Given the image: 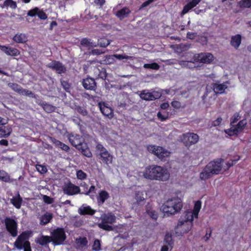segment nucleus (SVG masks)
<instances>
[{"mask_svg": "<svg viewBox=\"0 0 251 251\" xmlns=\"http://www.w3.org/2000/svg\"><path fill=\"white\" fill-rule=\"evenodd\" d=\"M201 207V201H198L195 202L193 210L185 211L181 215L175 228V232L177 235H182L191 229L194 219L198 217Z\"/></svg>", "mask_w": 251, "mask_h": 251, "instance_id": "1", "label": "nucleus"}, {"mask_svg": "<svg viewBox=\"0 0 251 251\" xmlns=\"http://www.w3.org/2000/svg\"><path fill=\"white\" fill-rule=\"evenodd\" d=\"M234 163H235V162H234L233 161H232V163L228 162L225 166L224 165V160L222 159L211 161L200 173V177L201 180L207 179L211 177L213 175L219 174L222 171L227 170Z\"/></svg>", "mask_w": 251, "mask_h": 251, "instance_id": "2", "label": "nucleus"}, {"mask_svg": "<svg viewBox=\"0 0 251 251\" xmlns=\"http://www.w3.org/2000/svg\"><path fill=\"white\" fill-rule=\"evenodd\" d=\"M142 175L145 179L151 180L165 181L170 178L168 170L158 165H150L146 167Z\"/></svg>", "mask_w": 251, "mask_h": 251, "instance_id": "3", "label": "nucleus"}, {"mask_svg": "<svg viewBox=\"0 0 251 251\" xmlns=\"http://www.w3.org/2000/svg\"><path fill=\"white\" fill-rule=\"evenodd\" d=\"M182 200L177 197L169 199L162 206L163 212L173 215L178 212L182 208Z\"/></svg>", "mask_w": 251, "mask_h": 251, "instance_id": "4", "label": "nucleus"}, {"mask_svg": "<svg viewBox=\"0 0 251 251\" xmlns=\"http://www.w3.org/2000/svg\"><path fill=\"white\" fill-rule=\"evenodd\" d=\"M101 220L98 226H99L106 230L111 231L113 230L112 226L109 224H112L116 221V217L112 213L104 214L100 217Z\"/></svg>", "mask_w": 251, "mask_h": 251, "instance_id": "5", "label": "nucleus"}, {"mask_svg": "<svg viewBox=\"0 0 251 251\" xmlns=\"http://www.w3.org/2000/svg\"><path fill=\"white\" fill-rule=\"evenodd\" d=\"M96 149L99 152L100 158L103 163L107 165L112 164L113 158V155L101 144H98Z\"/></svg>", "mask_w": 251, "mask_h": 251, "instance_id": "6", "label": "nucleus"}, {"mask_svg": "<svg viewBox=\"0 0 251 251\" xmlns=\"http://www.w3.org/2000/svg\"><path fill=\"white\" fill-rule=\"evenodd\" d=\"M147 149L150 152L153 153L160 159L168 157L170 155V152L161 147L155 145H149Z\"/></svg>", "mask_w": 251, "mask_h": 251, "instance_id": "7", "label": "nucleus"}, {"mask_svg": "<svg viewBox=\"0 0 251 251\" xmlns=\"http://www.w3.org/2000/svg\"><path fill=\"white\" fill-rule=\"evenodd\" d=\"M50 237L51 242L54 245H58L63 243L66 239V235L62 228H57L51 233Z\"/></svg>", "mask_w": 251, "mask_h": 251, "instance_id": "8", "label": "nucleus"}, {"mask_svg": "<svg viewBox=\"0 0 251 251\" xmlns=\"http://www.w3.org/2000/svg\"><path fill=\"white\" fill-rule=\"evenodd\" d=\"M180 139L185 146H190L197 143L199 140V137L196 134L187 133L183 134L180 137Z\"/></svg>", "mask_w": 251, "mask_h": 251, "instance_id": "9", "label": "nucleus"}, {"mask_svg": "<svg viewBox=\"0 0 251 251\" xmlns=\"http://www.w3.org/2000/svg\"><path fill=\"white\" fill-rule=\"evenodd\" d=\"M4 222L7 231L13 237H16L18 234L17 222L10 218H5Z\"/></svg>", "mask_w": 251, "mask_h": 251, "instance_id": "10", "label": "nucleus"}, {"mask_svg": "<svg viewBox=\"0 0 251 251\" xmlns=\"http://www.w3.org/2000/svg\"><path fill=\"white\" fill-rule=\"evenodd\" d=\"M194 59L203 63H210L214 60L213 55L209 52H202L196 54L194 56Z\"/></svg>", "mask_w": 251, "mask_h": 251, "instance_id": "11", "label": "nucleus"}, {"mask_svg": "<svg viewBox=\"0 0 251 251\" xmlns=\"http://www.w3.org/2000/svg\"><path fill=\"white\" fill-rule=\"evenodd\" d=\"M63 191L64 194L72 196L79 193L80 189L78 186L69 182L64 184L63 187Z\"/></svg>", "mask_w": 251, "mask_h": 251, "instance_id": "12", "label": "nucleus"}, {"mask_svg": "<svg viewBox=\"0 0 251 251\" xmlns=\"http://www.w3.org/2000/svg\"><path fill=\"white\" fill-rule=\"evenodd\" d=\"M140 98L146 100H153L159 98L161 94L158 92H150L147 90L142 91L140 94Z\"/></svg>", "mask_w": 251, "mask_h": 251, "instance_id": "13", "label": "nucleus"}, {"mask_svg": "<svg viewBox=\"0 0 251 251\" xmlns=\"http://www.w3.org/2000/svg\"><path fill=\"white\" fill-rule=\"evenodd\" d=\"M98 105L101 112L104 116H106L109 119H111L113 117V110L107 103L100 102L99 103Z\"/></svg>", "mask_w": 251, "mask_h": 251, "instance_id": "14", "label": "nucleus"}, {"mask_svg": "<svg viewBox=\"0 0 251 251\" xmlns=\"http://www.w3.org/2000/svg\"><path fill=\"white\" fill-rule=\"evenodd\" d=\"M68 139L71 144L75 146L77 149L82 147L83 143V139L77 134L71 133L69 135Z\"/></svg>", "mask_w": 251, "mask_h": 251, "instance_id": "15", "label": "nucleus"}, {"mask_svg": "<svg viewBox=\"0 0 251 251\" xmlns=\"http://www.w3.org/2000/svg\"><path fill=\"white\" fill-rule=\"evenodd\" d=\"M30 235L29 232H23L21 234L16 240L14 243L15 246L19 250H22L23 249V244L25 242L27 241Z\"/></svg>", "mask_w": 251, "mask_h": 251, "instance_id": "16", "label": "nucleus"}, {"mask_svg": "<svg viewBox=\"0 0 251 251\" xmlns=\"http://www.w3.org/2000/svg\"><path fill=\"white\" fill-rule=\"evenodd\" d=\"M173 241L172 236L167 234L164 239V245L162 246L161 251H171L173 248Z\"/></svg>", "mask_w": 251, "mask_h": 251, "instance_id": "17", "label": "nucleus"}, {"mask_svg": "<svg viewBox=\"0 0 251 251\" xmlns=\"http://www.w3.org/2000/svg\"><path fill=\"white\" fill-rule=\"evenodd\" d=\"M27 15L30 17L37 15L38 17L42 20H45L47 18V16L45 13L38 7H35L28 11Z\"/></svg>", "mask_w": 251, "mask_h": 251, "instance_id": "18", "label": "nucleus"}, {"mask_svg": "<svg viewBox=\"0 0 251 251\" xmlns=\"http://www.w3.org/2000/svg\"><path fill=\"white\" fill-rule=\"evenodd\" d=\"M47 66L48 67L55 70L58 74L64 73L66 70L64 66L57 61H52L49 63Z\"/></svg>", "mask_w": 251, "mask_h": 251, "instance_id": "19", "label": "nucleus"}, {"mask_svg": "<svg viewBox=\"0 0 251 251\" xmlns=\"http://www.w3.org/2000/svg\"><path fill=\"white\" fill-rule=\"evenodd\" d=\"M0 49L7 55L16 56L20 54V51L15 48L0 45Z\"/></svg>", "mask_w": 251, "mask_h": 251, "instance_id": "20", "label": "nucleus"}, {"mask_svg": "<svg viewBox=\"0 0 251 251\" xmlns=\"http://www.w3.org/2000/svg\"><path fill=\"white\" fill-rule=\"evenodd\" d=\"M8 86L15 91L23 95L30 96L32 95L30 91L23 89L20 86L17 84L10 83L8 84Z\"/></svg>", "mask_w": 251, "mask_h": 251, "instance_id": "21", "label": "nucleus"}, {"mask_svg": "<svg viewBox=\"0 0 251 251\" xmlns=\"http://www.w3.org/2000/svg\"><path fill=\"white\" fill-rule=\"evenodd\" d=\"M228 83L226 82L223 84L215 83L213 84L212 88L214 92L216 94H222L224 93L225 90L227 88Z\"/></svg>", "mask_w": 251, "mask_h": 251, "instance_id": "22", "label": "nucleus"}, {"mask_svg": "<svg viewBox=\"0 0 251 251\" xmlns=\"http://www.w3.org/2000/svg\"><path fill=\"white\" fill-rule=\"evenodd\" d=\"M96 211L90 206L87 205L86 204H83L78 209V213L81 215H93L95 213Z\"/></svg>", "mask_w": 251, "mask_h": 251, "instance_id": "23", "label": "nucleus"}, {"mask_svg": "<svg viewBox=\"0 0 251 251\" xmlns=\"http://www.w3.org/2000/svg\"><path fill=\"white\" fill-rule=\"evenodd\" d=\"M242 37L239 34L232 36L231 37L230 45L234 49H238L241 43Z\"/></svg>", "mask_w": 251, "mask_h": 251, "instance_id": "24", "label": "nucleus"}, {"mask_svg": "<svg viewBox=\"0 0 251 251\" xmlns=\"http://www.w3.org/2000/svg\"><path fill=\"white\" fill-rule=\"evenodd\" d=\"M12 129L10 126L0 127V138H7L12 133Z\"/></svg>", "mask_w": 251, "mask_h": 251, "instance_id": "25", "label": "nucleus"}, {"mask_svg": "<svg viewBox=\"0 0 251 251\" xmlns=\"http://www.w3.org/2000/svg\"><path fill=\"white\" fill-rule=\"evenodd\" d=\"M130 13V10L127 7H124L123 8L117 11L115 14L116 16L120 20H122L128 16Z\"/></svg>", "mask_w": 251, "mask_h": 251, "instance_id": "26", "label": "nucleus"}, {"mask_svg": "<svg viewBox=\"0 0 251 251\" xmlns=\"http://www.w3.org/2000/svg\"><path fill=\"white\" fill-rule=\"evenodd\" d=\"M83 87L88 90H92L95 87V82L94 79L87 78L84 79L82 82Z\"/></svg>", "mask_w": 251, "mask_h": 251, "instance_id": "27", "label": "nucleus"}, {"mask_svg": "<svg viewBox=\"0 0 251 251\" xmlns=\"http://www.w3.org/2000/svg\"><path fill=\"white\" fill-rule=\"evenodd\" d=\"M13 40L18 43H24L27 41V37L24 33H18L13 37Z\"/></svg>", "mask_w": 251, "mask_h": 251, "instance_id": "28", "label": "nucleus"}, {"mask_svg": "<svg viewBox=\"0 0 251 251\" xmlns=\"http://www.w3.org/2000/svg\"><path fill=\"white\" fill-rule=\"evenodd\" d=\"M76 245L77 248L81 250H85L87 248L88 242L85 238H80L76 240Z\"/></svg>", "mask_w": 251, "mask_h": 251, "instance_id": "29", "label": "nucleus"}, {"mask_svg": "<svg viewBox=\"0 0 251 251\" xmlns=\"http://www.w3.org/2000/svg\"><path fill=\"white\" fill-rule=\"evenodd\" d=\"M109 198L108 193L104 190L100 192L98 197V202L99 205L103 204L106 200Z\"/></svg>", "mask_w": 251, "mask_h": 251, "instance_id": "30", "label": "nucleus"}, {"mask_svg": "<svg viewBox=\"0 0 251 251\" xmlns=\"http://www.w3.org/2000/svg\"><path fill=\"white\" fill-rule=\"evenodd\" d=\"M81 44L85 47L90 49L91 48L95 47L97 46L96 42H94L90 39L83 38L81 41Z\"/></svg>", "mask_w": 251, "mask_h": 251, "instance_id": "31", "label": "nucleus"}, {"mask_svg": "<svg viewBox=\"0 0 251 251\" xmlns=\"http://www.w3.org/2000/svg\"><path fill=\"white\" fill-rule=\"evenodd\" d=\"M135 199L136 202L140 203V202L144 201L146 199L143 190H137L135 194Z\"/></svg>", "mask_w": 251, "mask_h": 251, "instance_id": "32", "label": "nucleus"}, {"mask_svg": "<svg viewBox=\"0 0 251 251\" xmlns=\"http://www.w3.org/2000/svg\"><path fill=\"white\" fill-rule=\"evenodd\" d=\"M247 124L246 119H243L240 120L236 125H234V127L238 133L241 132L244 129Z\"/></svg>", "mask_w": 251, "mask_h": 251, "instance_id": "33", "label": "nucleus"}, {"mask_svg": "<svg viewBox=\"0 0 251 251\" xmlns=\"http://www.w3.org/2000/svg\"><path fill=\"white\" fill-rule=\"evenodd\" d=\"M11 202L14 206L18 209H19L21 205L22 199L20 197L19 194L11 199Z\"/></svg>", "mask_w": 251, "mask_h": 251, "instance_id": "34", "label": "nucleus"}, {"mask_svg": "<svg viewBox=\"0 0 251 251\" xmlns=\"http://www.w3.org/2000/svg\"><path fill=\"white\" fill-rule=\"evenodd\" d=\"M52 218V215L50 213H46L40 218V224L46 225L49 223Z\"/></svg>", "mask_w": 251, "mask_h": 251, "instance_id": "35", "label": "nucleus"}, {"mask_svg": "<svg viewBox=\"0 0 251 251\" xmlns=\"http://www.w3.org/2000/svg\"><path fill=\"white\" fill-rule=\"evenodd\" d=\"M77 150H79L84 155L88 157L92 156L91 152L84 143L82 144V147L80 149H77Z\"/></svg>", "mask_w": 251, "mask_h": 251, "instance_id": "36", "label": "nucleus"}, {"mask_svg": "<svg viewBox=\"0 0 251 251\" xmlns=\"http://www.w3.org/2000/svg\"><path fill=\"white\" fill-rule=\"evenodd\" d=\"M52 141V142L53 143V144H54V145L56 147L59 148L63 151H68L70 149V148L68 146L63 143L62 142H61L60 141H59L56 139H53Z\"/></svg>", "mask_w": 251, "mask_h": 251, "instance_id": "37", "label": "nucleus"}, {"mask_svg": "<svg viewBox=\"0 0 251 251\" xmlns=\"http://www.w3.org/2000/svg\"><path fill=\"white\" fill-rule=\"evenodd\" d=\"M17 7V3L13 0H5L3 2V7L15 9Z\"/></svg>", "mask_w": 251, "mask_h": 251, "instance_id": "38", "label": "nucleus"}, {"mask_svg": "<svg viewBox=\"0 0 251 251\" xmlns=\"http://www.w3.org/2000/svg\"><path fill=\"white\" fill-rule=\"evenodd\" d=\"M51 242L50 236H42L38 239V243L40 245L44 246Z\"/></svg>", "mask_w": 251, "mask_h": 251, "instance_id": "39", "label": "nucleus"}, {"mask_svg": "<svg viewBox=\"0 0 251 251\" xmlns=\"http://www.w3.org/2000/svg\"><path fill=\"white\" fill-rule=\"evenodd\" d=\"M224 132L229 136H232L238 134L234 127V125H231L230 128L225 129Z\"/></svg>", "mask_w": 251, "mask_h": 251, "instance_id": "40", "label": "nucleus"}, {"mask_svg": "<svg viewBox=\"0 0 251 251\" xmlns=\"http://www.w3.org/2000/svg\"><path fill=\"white\" fill-rule=\"evenodd\" d=\"M0 179L4 182H8L10 179L9 176L4 171L0 170Z\"/></svg>", "mask_w": 251, "mask_h": 251, "instance_id": "41", "label": "nucleus"}, {"mask_svg": "<svg viewBox=\"0 0 251 251\" xmlns=\"http://www.w3.org/2000/svg\"><path fill=\"white\" fill-rule=\"evenodd\" d=\"M241 7L250 8L251 7V0H243L239 2Z\"/></svg>", "mask_w": 251, "mask_h": 251, "instance_id": "42", "label": "nucleus"}, {"mask_svg": "<svg viewBox=\"0 0 251 251\" xmlns=\"http://www.w3.org/2000/svg\"><path fill=\"white\" fill-rule=\"evenodd\" d=\"M36 169L38 172L42 175L46 174L48 171L46 167L42 165H36Z\"/></svg>", "mask_w": 251, "mask_h": 251, "instance_id": "43", "label": "nucleus"}, {"mask_svg": "<svg viewBox=\"0 0 251 251\" xmlns=\"http://www.w3.org/2000/svg\"><path fill=\"white\" fill-rule=\"evenodd\" d=\"M144 68L146 69L158 70L159 68V66L156 63H153L151 64H145L144 65Z\"/></svg>", "mask_w": 251, "mask_h": 251, "instance_id": "44", "label": "nucleus"}, {"mask_svg": "<svg viewBox=\"0 0 251 251\" xmlns=\"http://www.w3.org/2000/svg\"><path fill=\"white\" fill-rule=\"evenodd\" d=\"M241 118V116L239 113H235L230 119V125H234V123L240 120Z\"/></svg>", "mask_w": 251, "mask_h": 251, "instance_id": "45", "label": "nucleus"}, {"mask_svg": "<svg viewBox=\"0 0 251 251\" xmlns=\"http://www.w3.org/2000/svg\"><path fill=\"white\" fill-rule=\"evenodd\" d=\"M147 212L148 215L153 219L156 220L158 217L157 212L152 209H148Z\"/></svg>", "mask_w": 251, "mask_h": 251, "instance_id": "46", "label": "nucleus"}, {"mask_svg": "<svg viewBox=\"0 0 251 251\" xmlns=\"http://www.w3.org/2000/svg\"><path fill=\"white\" fill-rule=\"evenodd\" d=\"M110 42L106 39H100L98 41V44L100 47H106L110 44Z\"/></svg>", "mask_w": 251, "mask_h": 251, "instance_id": "47", "label": "nucleus"}, {"mask_svg": "<svg viewBox=\"0 0 251 251\" xmlns=\"http://www.w3.org/2000/svg\"><path fill=\"white\" fill-rule=\"evenodd\" d=\"M43 108L47 112L50 113L53 111L55 107L49 104L44 105Z\"/></svg>", "mask_w": 251, "mask_h": 251, "instance_id": "48", "label": "nucleus"}, {"mask_svg": "<svg viewBox=\"0 0 251 251\" xmlns=\"http://www.w3.org/2000/svg\"><path fill=\"white\" fill-rule=\"evenodd\" d=\"M76 176L79 179H84L86 177V174L82 170H78L76 172Z\"/></svg>", "mask_w": 251, "mask_h": 251, "instance_id": "49", "label": "nucleus"}, {"mask_svg": "<svg viewBox=\"0 0 251 251\" xmlns=\"http://www.w3.org/2000/svg\"><path fill=\"white\" fill-rule=\"evenodd\" d=\"M93 250L95 251H99L100 250V244L99 240H95L93 245Z\"/></svg>", "mask_w": 251, "mask_h": 251, "instance_id": "50", "label": "nucleus"}, {"mask_svg": "<svg viewBox=\"0 0 251 251\" xmlns=\"http://www.w3.org/2000/svg\"><path fill=\"white\" fill-rule=\"evenodd\" d=\"M157 117L161 120V121H164L168 119V113H162L161 112H158L157 114Z\"/></svg>", "mask_w": 251, "mask_h": 251, "instance_id": "51", "label": "nucleus"}, {"mask_svg": "<svg viewBox=\"0 0 251 251\" xmlns=\"http://www.w3.org/2000/svg\"><path fill=\"white\" fill-rule=\"evenodd\" d=\"M113 56H114V57H115L116 58H117V59H119V60H122V59H128L131 58V56L126 55V54H114Z\"/></svg>", "mask_w": 251, "mask_h": 251, "instance_id": "52", "label": "nucleus"}, {"mask_svg": "<svg viewBox=\"0 0 251 251\" xmlns=\"http://www.w3.org/2000/svg\"><path fill=\"white\" fill-rule=\"evenodd\" d=\"M23 248L24 249V251H31L30 244L28 241H25L23 244Z\"/></svg>", "mask_w": 251, "mask_h": 251, "instance_id": "53", "label": "nucleus"}, {"mask_svg": "<svg viewBox=\"0 0 251 251\" xmlns=\"http://www.w3.org/2000/svg\"><path fill=\"white\" fill-rule=\"evenodd\" d=\"M114 56L113 55H108L105 58V62L107 64H113L115 62V60L114 59Z\"/></svg>", "mask_w": 251, "mask_h": 251, "instance_id": "54", "label": "nucleus"}, {"mask_svg": "<svg viewBox=\"0 0 251 251\" xmlns=\"http://www.w3.org/2000/svg\"><path fill=\"white\" fill-rule=\"evenodd\" d=\"M43 200L45 203L48 204H50L53 202L52 199L46 195L43 196Z\"/></svg>", "mask_w": 251, "mask_h": 251, "instance_id": "55", "label": "nucleus"}, {"mask_svg": "<svg viewBox=\"0 0 251 251\" xmlns=\"http://www.w3.org/2000/svg\"><path fill=\"white\" fill-rule=\"evenodd\" d=\"M200 1L201 0H192L191 1L189 2L188 4L192 9L193 7L196 6Z\"/></svg>", "mask_w": 251, "mask_h": 251, "instance_id": "56", "label": "nucleus"}, {"mask_svg": "<svg viewBox=\"0 0 251 251\" xmlns=\"http://www.w3.org/2000/svg\"><path fill=\"white\" fill-rule=\"evenodd\" d=\"M171 105L175 108H179L181 107L180 102L176 100L173 101L171 103Z\"/></svg>", "mask_w": 251, "mask_h": 251, "instance_id": "57", "label": "nucleus"}, {"mask_svg": "<svg viewBox=\"0 0 251 251\" xmlns=\"http://www.w3.org/2000/svg\"><path fill=\"white\" fill-rule=\"evenodd\" d=\"M192 8L190 7V6L187 4H186L183 9V10L181 12V15H184L188 13L189 10H190Z\"/></svg>", "mask_w": 251, "mask_h": 251, "instance_id": "58", "label": "nucleus"}, {"mask_svg": "<svg viewBox=\"0 0 251 251\" xmlns=\"http://www.w3.org/2000/svg\"><path fill=\"white\" fill-rule=\"evenodd\" d=\"M222 121V119L221 117H218L216 120L214 121L212 123V126H216L220 125Z\"/></svg>", "mask_w": 251, "mask_h": 251, "instance_id": "59", "label": "nucleus"}, {"mask_svg": "<svg viewBox=\"0 0 251 251\" xmlns=\"http://www.w3.org/2000/svg\"><path fill=\"white\" fill-rule=\"evenodd\" d=\"M190 63V62L187 61H180L179 62V64L184 67L191 68V67L189 66Z\"/></svg>", "mask_w": 251, "mask_h": 251, "instance_id": "60", "label": "nucleus"}, {"mask_svg": "<svg viewBox=\"0 0 251 251\" xmlns=\"http://www.w3.org/2000/svg\"><path fill=\"white\" fill-rule=\"evenodd\" d=\"M103 52L102 51H100V50L98 49H95L91 51V54L93 55H99L100 54L102 53Z\"/></svg>", "mask_w": 251, "mask_h": 251, "instance_id": "61", "label": "nucleus"}, {"mask_svg": "<svg viewBox=\"0 0 251 251\" xmlns=\"http://www.w3.org/2000/svg\"><path fill=\"white\" fill-rule=\"evenodd\" d=\"M196 33H193V32H188L187 34V38H188L189 39H194L195 38V37H196Z\"/></svg>", "mask_w": 251, "mask_h": 251, "instance_id": "62", "label": "nucleus"}, {"mask_svg": "<svg viewBox=\"0 0 251 251\" xmlns=\"http://www.w3.org/2000/svg\"><path fill=\"white\" fill-rule=\"evenodd\" d=\"M155 0H148L147 1H146L143 3V4H142L141 7H146Z\"/></svg>", "mask_w": 251, "mask_h": 251, "instance_id": "63", "label": "nucleus"}, {"mask_svg": "<svg viewBox=\"0 0 251 251\" xmlns=\"http://www.w3.org/2000/svg\"><path fill=\"white\" fill-rule=\"evenodd\" d=\"M95 2L97 5L101 6L105 3V0H95Z\"/></svg>", "mask_w": 251, "mask_h": 251, "instance_id": "64", "label": "nucleus"}]
</instances>
